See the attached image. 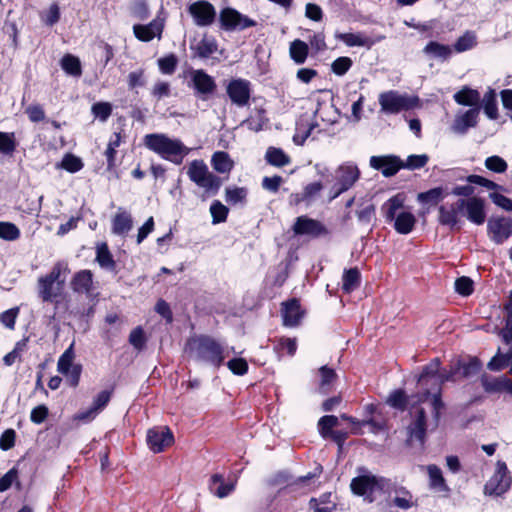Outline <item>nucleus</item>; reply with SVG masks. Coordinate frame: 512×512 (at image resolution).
I'll list each match as a JSON object with an SVG mask.
<instances>
[{
	"label": "nucleus",
	"instance_id": "obj_1",
	"mask_svg": "<svg viewBox=\"0 0 512 512\" xmlns=\"http://www.w3.org/2000/svg\"><path fill=\"white\" fill-rule=\"evenodd\" d=\"M412 401L420 405L411 407V423L407 428V442L409 445H413L414 442L422 445L427 429H435L438 426L443 403L437 394L427 399L425 403L419 402L416 397H412Z\"/></svg>",
	"mask_w": 512,
	"mask_h": 512
},
{
	"label": "nucleus",
	"instance_id": "obj_2",
	"mask_svg": "<svg viewBox=\"0 0 512 512\" xmlns=\"http://www.w3.org/2000/svg\"><path fill=\"white\" fill-rule=\"evenodd\" d=\"M143 143L147 149L176 165H180L191 151L180 139L171 138L164 133L147 134Z\"/></svg>",
	"mask_w": 512,
	"mask_h": 512
},
{
	"label": "nucleus",
	"instance_id": "obj_3",
	"mask_svg": "<svg viewBox=\"0 0 512 512\" xmlns=\"http://www.w3.org/2000/svg\"><path fill=\"white\" fill-rule=\"evenodd\" d=\"M187 350L196 361L219 367L223 360V350L219 343L209 336H196L189 339Z\"/></svg>",
	"mask_w": 512,
	"mask_h": 512
},
{
	"label": "nucleus",
	"instance_id": "obj_4",
	"mask_svg": "<svg viewBox=\"0 0 512 512\" xmlns=\"http://www.w3.org/2000/svg\"><path fill=\"white\" fill-rule=\"evenodd\" d=\"M381 111L388 114H397L420 106L417 96L401 94L398 91L390 90L379 94Z\"/></svg>",
	"mask_w": 512,
	"mask_h": 512
},
{
	"label": "nucleus",
	"instance_id": "obj_5",
	"mask_svg": "<svg viewBox=\"0 0 512 512\" xmlns=\"http://www.w3.org/2000/svg\"><path fill=\"white\" fill-rule=\"evenodd\" d=\"M63 271H65V266L61 263H57L49 274L39 278V295L43 301H52L60 295L65 282V277L61 279V273Z\"/></svg>",
	"mask_w": 512,
	"mask_h": 512
},
{
	"label": "nucleus",
	"instance_id": "obj_6",
	"mask_svg": "<svg viewBox=\"0 0 512 512\" xmlns=\"http://www.w3.org/2000/svg\"><path fill=\"white\" fill-rule=\"evenodd\" d=\"M512 478L506 464L498 461L495 465L494 474L484 485V494L489 496H501L511 487Z\"/></svg>",
	"mask_w": 512,
	"mask_h": 512
},
{
	"label": "nucleus",
	"instance_id": "obj_7",
	"mask_svg": "<svg viewBox=\"0 0 512 512\" xmlns=\"http://www.w3.org/2000/svg\"><path fill=\"white\" fill-rule=\"evenodd\" d=\"M439 367L440 361L436 358L426 365L422 373L418 376V384L423 389L421 393L415 396L418 398L419 402L425 403L427 399L432 398L433 390L431 391L428 386L431 385L434 388L435 385H438Z\"/></svg>",
	"mask_w": 512,
	"mask_h": 512
},
{
	"label": "nucleus",
	"instance_id": "obj_8",
	"mask_svg": "<svg viewBox=\"0 0 512 512\" xmlns=\"http://www.w3.org/2000/svg\"><path fill=\"white\" fill-rule=\"evenodd\" d=\"M336 184L333 189H336L330 196L329 200L332 201L341 193L350 189L358 180L360 172L357 166L352 164H345L338 167L336 170Z\"/></svg>",
	"mask_w": 512,
	"mask_h": 512
},
{
	"label": "nucleus",
	"instance_id": "obj_9",
	"mask_svg": "<svg viewBox=\"0 0 512 512\" xmlns=\"http://www.w3.org/2000/svg\"><path fill=\"white\" fill-rule=\"evenodd\" d=\"M459 207L461 208L462 215L476 224L482 225L486 219L485 202L479 197H470L466 199H459Z\"/></svg>",
	"mask_w": 512,
	"mask_h": 512
},
{
	"label": "nucleus",
	"instance_id": "obj_10",
	"mask_svg": "<svg viewBox=\"0 0 512 512\" xmlns=\"http://www.w3.org/2000/svg\"><path fill=\"white\" fill-rule=\"evenodd\" d=\"M174 437L171 430L166 427H155L147 432V443L154 453H160L172 445Z\"/></svg>",
	"mask_w": 512,
	"mask_h": 512
},
{
	"label": "nucleus",
	"instance_id": "obj_11",
	"mask_svg": "<svg viewBox=\"0 0 512 512\" xmlns=\"http://www.w3.org/2000/svg\"><path fill=\"white\" fill-rule=\"evenodd\" d=\"M188 10L197 26H209L214 22L216 11L209 2H194L189 6Z\"/></svg>",
	"mask_w": 512,
	"mask_h": 512
},
{
	"label": "nucleus",
	"instance_id": "obj_12",
	"mask_svg": "<svg viewBox=\"0 0 512 512\" xmlns=\"http://www.w3.org/2000/svg\"><path fill=\"white\" fill-rule=\"evenodd\" d=\"M487 228L489 233L492 234V240L497 244H501L512 234V219L493 217L489 219Z\"/></svg>",
	"mask_w": 512,
	"mask_h": 512
},
{
	"label": "nucleus",
	"instance_id": "obj_13",
	"mask_svg": "<svg viewBox=\"0 0 512 512\" xmlns=\"http://www.w3.org/2000/svg\"><path fill=\"white\" fill-rule=\"evenodd\" d=\"M220 21L226 30L245 29L255 25V22L246 16L241 15L232 8H225L220 13Z\"/></svg>",
	"mask_w": 512,
	"mask_h": 512
},
{
	"label": "nucleus",
	"instance_id": "obj_14",
	"mask_svg": "<svg viewBox=\"0 0 512 512\" xmlns=\"http://www.w3.org/2000/svg\"><path fill=\"white\" fill-rule=\"evenodd\" d=\"M227 94L232 103L243 107L250 99V83L247 80H232L227 86Z\"/></svg>",
	"mask_w": 512,
	"mask_h": 512
},
{
	"label": "nucleus",
	"instance_id": "obj_15",
	"mask_svg": "<svg viewBox=\"0 0 512 512\" xmlns=\"http://www.w3.org/2000/svg\"><path fill=\"white\" fill-rule=\"evenodd\" d=\"M164 29V21L162 19H154L147 25L135 24L133 33L135 37L142 42H149L154 38L161 39Z\"/></svg>",
	"mask_w": 512,
	"mask_h": 512
},
{
	"label": "nucleus",
	"instance_id": "obj_16",
	"mask_svg": "<svg viewBox=\"0 0 512 512\" xmlns=\"http://www.w3.org/2000/svg\"><path fill=\"white\" fill-rule=\"evenodd\" d=\"M370 166L376 170H380L385 177L395 175L401 168L403 162L396 156H372Z\"/></svg>",
	"mask_w": 512,
	"mask_h": 512
},
{
	"label": "nucleus",
	"instance_id": "obj_17",
	"mask_svg": "<svg viewBox=\"0 0 512 512\" xmlns=\"http://www.w3.org/2000/svg\"><path fill=\"white\" fill-rule=\"evenodd\" d=\"M293 231L296 235H309L312 237H318L327 233L324 225L306 216H300L296 219Z\"/></svg>",
	"mask_w": 512,
	"mask_h": 512
},
{
	"label": "nucleus",
	"instance_id": "obj_18",
	"mask_svg": "<svg viewBox=\"0 0 512 512\" xmlns=\"http://www.w3.org/2000/svg\"><path fill=\"white\" fill-rule=\"evenodd\" d=\"M378 486V480L373 475H364L353 478L350 484L351 490L358 496H364L370 501L371 495Z\"/></svg>",
	"mask_w": 512,
	"mask_h": 512
},
{
	"label": "nucleus",
	"instance_id": "obj_19",
	"mask_svg": "<svg viewBox=\"0 0 512 512\" xmlns=\"http://www.w3.org/2000/svg\"><path fill=\"white\" fill-rule=\"evenodd\" d=\"M480 108L469 109L461 115H457L451 126V129L456 134H465L469 128L477 125V119Z\"/></svg>",
	"mask_w": 512,
	"mask_h": 512
},
{
	"label": "nucleus",
	"instance_id": "obj_20",
	"mask_svg": "<svg viewBox=\"0 0 512 512\" xmlns=\"http://www.w3.org/2000/svg\"><path fill=\"white\" fill-rule=\"evenodd\" d=\"M460 215H462L461 208L459 207V199L447 206L441 205L438 208V221L441 225L454 228L460 222Z\"/></svg>",
	"mask_w": 512,
	"mask_h": 512
},
{
	"label": "nucleus",
	"instance_id": "obj_21",
	"mask_svg": "<svg viewBox=\"0 0 512 512\" xmlns=\"http://www.w3.org/2000/svg\"><path fill=\"white\" fill-rule=\"evenodd\" d=\"M481 383L484 390L488 393H512V381L505 375L497 378L483 375Z\"/></svg>",
	"mask_w": 512,
	"mask_h": 512
},
{
	"label": "nucleus",
	"instance_id": "obj_22",
	"mask_svg": "<svg viewBox=\"0 0 512 512\" xmlns=\"http://www.w3.org/2000/svg\"><path fill=\"white\" fill-rule=\"evenodd\" d=\"M302 316L303 312L301 311L299 302L296 299L283 303L282 317L283 324L285 326L294 327L298 325Z\"/></svg>",
	"mask_w": 512,
	"mask_h": 512
},
{
	"label": "nucleus",
	"instance_id": "obj_23",
	"mask_svg": "<svg viewBox=\"0 0 512 512\" xmlns=\"http://www.w3.org/2000/svg\"><path fill=\"white\" fill-rule=\"evenodd\" d=\"M192 81L195 89L202 94L212 93L215 88V82L211 76L203 70H195L192 72Z\"/></svg>",
	"mask_w": 512,
	"mask_h": 512
},
{
	"label": "nucleus",
	"instance_id": "obj_24",
	"mask_svg": "<svg viewBox=\"0 0 512 512\" xmlns=\"http://www.w3.org/2000/svg\"><path fill=\"white\" fill-rule=\"evenodd\" d=\"M133 226V221L130 213L122 208H119L112 221L113 233L123 235L128 233Z\"/></svg>",
	"mask_w": 512,
	"mask_h": 512
},
{
	"label": "nucleus",
	"instance_id": "obj_25",
	"mask_svg": "<svg viewBox=\"0 0 512 512\" xmlns=\"http://www.w3.org/2000/svg\"><path fill=\"white\" fill-rule=\"evenodd\" d=\"M454 100L459 105L474 106L477 108L479 107L481 97L477 90L465 86L454 94Z\"/></svg>",
	"mask_w": 512,
	"mask_h": 512
},
{
	"label": "nucleus",
	"instance_id": "obj_26",
	"mask_svg": "<svg viewBox=\"0 0 512 512\" xmlns=\"http://www.w3.org/2000/svg\"><path fill=\"white\" fill-rule=\"evenodd\" d=\"M336 38L349 47H371L372 40L361 33H339Z\"/></svg>",
	"mask_w": 512,
	"mask_h": 512
},
{
	"label": "nucleus",
	"instance_id": "obj_27",
	"mask_svg": "<svg viewBox=\"0 0 512 512\" xmlns=\"http://www.w3.org/2000/svg\"><path fill=\"white\" fill-rule=\"evenodd\" d=\"M72 288L78 293H90L92 289V273L89 270L78 272L72 280Z\"/></svg>",
	"mask_w": 512,
	"mask_h": 512
},
{
	"label": "nucleus",
	"instance_id": "obj_28",
	"mask_svg": "<svg viewBox=\"0 0 512 512\" xmlns=\"http://www.w3.org/2000/svg\"><path fill=\"white\" fill-rule=\"evenodd\" d=\"M211 164L218 173H229L234 166L228 153L223 151H217L212 155Z\"/></svg>",
	"mask_w": 512,
	"mask_h": 512
},
{
	"label": "nucleus",
	"instance_id": "obj_29",
	"mask_svg": "<svg viewBox=\"0 0 512 512\" xmlns=\"http://www.w3.org/2000/svg\"><path fill=\"white\" fill-rule=\"evenodd\" d=\"M416 223L415 216L410 212H400L395 218L394 228L399 234L410 233Z\"/></svg>",
	"mask_w": 512,
	"mask_h": 512
},
{
	"label": "nucleus",
	"instance_id": "obj_30",
	"mask_svg": "<svg viewBox=\"0 0 512 512\" xmlns=\"http://www.w3.org/2000/svg\"><path fill=\"white\" fill-rule=\"evenodd\" d=\"M308 53L309 47L304 41L296 39L290 43L289 55L296 64H303L308 57Z\"/></svg>",
	"mask_w": 512,
	"mask_h": 512
},
{
	"label": "nucleus",
	"instance_id": "obj_31",
	"mask_svg": "<svg viewBox=\"0 0 512 512\" xmlns=\"http://www.w3.org/2000/svg\"><path fill=\"white\" fill-rule=\"evenodd\" d=\"M207 165L202 160H193L188 167L187 175L196 185L209 173Z\"/></svg>",
	"mask_w": 512,
	"mask_h": 512
},
{
	"label": "nucleus",
	"instance_id": "obj_32",
	"mask_svg": "<svg viewBox=\"0 0 512 512\" xmlns=\"http://www.w3.org/2000/svg\"><path fill=\"white\" fill-rule=\"evenodd\" d=\"M209 488L217 497L224 498L234 490V484L224 483L222 476L215 474L211 477Z\"/></svg>",
	"mask_w": 512,
	"mask_h": 512
},
{
	"label": "nucleus",
	"instance_id": "obj_33",
	"mask_svg": "<svg viewBox=\"0 0 512 512\" xmlns=\"http://www.w3.org/2000/svg\"><path fill=\"white\" fill-rule=\"evenodd\" d=\"M265 158L269 164L276 167H283L290 163V157L280 148L269 147Z\"/></svg>",
	"mask_w": 512,
	"mask_h": 512
},
{
	"label": "nucleus",
	"instance_id": "obj_34",
	"mask_svg": "<svg viewBox=\"0 0 512 512\" xmlns=\"http://www.w3.org/2000/svg\"><path fill=\"white\" fill-rule=\"evenodd\" d=\"M448 193L442 187H436L417 195V200L423 204L436 205L442 201Z\"/></svg>",
	"mask_w": 512,
	"mask_h": 512
},
{
	"label": "nucleus",
	"instance_id": "obj_35",
	"mask_svg": "<svg viewBox=\"0 0 512 512\" xmlns=\"http://www.w3.org/2000/svg\"><path fill=\"white\" fill-rule=\"evenodd\" d=\"M360 272L357 268H350L344 271L342 277V289L346 293H350L358 288L360 284Z\"/></svg>",
	"mask_w": 512,
	"mask_h": 512
},
{
	"label": "nucleus",
	"instance_id": "obj_36",
	"mask_svg": "<svg viewBox=\"0 0 512 512\" xmlns=\"http://www.w3.org/2000/svg\"><path fill=\"white\" fill-rule=\"evenodd\" d=\"M61 67L71 76L80 77L82 74L81 62L78 57L72 54H66L61 59Z\"/></svg>",
	"mask_w": 512,
	"mask_h": 512
},
{
	"label": "nucleus",
	"instance_id": "obj_37",
	"mask_svg": "<svg viewBox=\"0 0 512 512\" xmlns=\"http://www.w3.org/2000/svg\"><path fill=\"white\" fill-rule=\"evenodd\" d=\"M430 486L438 491L445 492L448 490V487L445 483V479L443 478L442 472L439 467L436 465H429L427 467Z\"/></svg>",
	"mask_w": 512,
	"mask_h": 512
},
{
	"label": "nucleus",
	"instance_id": "obj_38",
	"mask_svg": "<svg viewBox=\"0 0 512 512\" xmlns=\"http://www.w3.org/2000/svg\"><path fill=\"white\" fill-rule=\"evenodd\" d=\"M455 373L458 374V378H467L471 375L478 373L481 368V364L477 359H471L467 363L458 362L455 366Z\"/></svg>",
	"mask_w": 512,
	"mask_h": 512
},
{
	"label": "nucleus",
	"instance_id": "obj_39",
	"mask_svg": "<svg viewBox=\"0 0 512 512\" xmlns=\"http://www.w3.org/2000/svg\"><path fill=\"white\" fill-rule=\"evenodd\" d=\"M404 205V197L400 194L390 198L383 206L385 209V217L388 221L395 220L397 217L396 213Z\"/></svg>",
	"mask_w": 512,
	"mask_h": 512
},
{
	"label": "nucleus",
	"instance_id": "obj_40",
	"mask_svg": "<svg viewBox=\"0 0 512 512\" xmlns=\"http://www.w3.org/2000/svg\"><path fill=\"white\" fill-rule=\"evenodd\" d=\"M483 108L484 112L490 119H496L498 117V108L496 101V93L494 90L489 89L483 97Z\"/></svg>",
	"mask_w": 512,
	"mask_h": 512
},
{
	"label": "nucleus",
	"instance_id": "obj_41",
	"mask_svg": "<svg viewBox=\"0 0 512 512\" xmlns=\"http://www.w3.org/2000/svg\"><path fill=\"white\" fill-rule=\"evenodd\" d=\"M57 168H62L70 173L78 172L83 167L82 160L70 153L64 155L60 163L56 164Z\"/></svg>",
	"mask_w": 512,
	"mask_h": 512
},
{
	"label": "nucleus",
	"instance_id": "obj_42",
	"mask_svg": "<svg viewBox=\"0 0 512 512\" xmlns=\"http://www.w3.org/2000/svg\"><path fill=\"white\" fill-rule=\"evenodd\" d=\"M221 185V179L212 172H209L197 186L202 188L206 193L214 195L218 192Z\"/></svg>",
	"mask_w": 512,
	"mask_h": 512
},
{
	"label": "nucleus",
	"instance_id": "obj_43",
	"mask_svg": "<svg viewBox=\"0 0 512 512\" xmlns=\"http://www.w3.org/2000/svg\"><path fill=\"white\" fill-rule=\"evenodd\" d=\"M17 147V141L13 132L0 131V153L12 155Z\"/></svg>",
	"mask_w": 512,
	"mask_h": 512
},
{
	"label": "nucleus",
	"instance_id": "obj_44",
	"mask_svg": "<svg viewBox=\"0 0 512 512\" xmlns=\"http://www.w3.org/2000/svg\"><path fill=\"white\" fill-rule=\"evenodd\" d=\"M512 363V353L507 352L501 354L498 352L487 364L488 369L492 371H500L508 367Z\"/></svg>",
	"mask_w": 512,
	"mask_h": 512
},
{
	"label": "nucleus",
	"instance_id": "obj_45",
	"mask_svg": "<svg viewBox=\"0 0 512 512\" xmlns=\"http://www.w3.org/2000/svg\"><path fill=\"white\" fill-rule=\"evenodd\" d=\"M73 347H74V344L72 343L65 350V352L60 356V358L58 360L57 368H58V371L62 374H68L69 368L73 367L72 364H73V360L75 357Z\"/></svg>",
	"mask_w": 512,
	"mask_h": 512
},
{
	"label": "nucleus",
	"instance_id": "obj_46",
	"mask_svg": "<svg viewBox=\"0 0 512 512\" xmlns=\"http://www.w3.org/2000/svg\"><path fill=\"white\" fill-rule=\"evenodd\" d=\"M196 51L200 57H209L217 51L216 41L213 38L203 37V39L198 42Z\"/></svg>",
	"mask_w": 512,
	"mask_h": 512
},
{
	"label": "nucleus",
	"instance_id": "obj_47",
	"mask_svg": "<svg viewBox=\"0 0 512 512\" xmlns=\"http://www.w3.org/2000/svg\"><path fill=\"white\" fill-rule=\"evenodd\" d=\"M20 237L19 228L11 222H0V238L6 241H15Z\"/></svg>",
	"mask_w": 512,
	"mask_h": 512
},
{
	"label": "nucleus",
	"instance_id": "obj_48",
	"mask_svg": "<svg viewBox=\"0 0 512 512\" xmlns=\"http://www.w3.org/2000/svg\"><path fill=\"white\" fill-rule=\"evenodd\" d=\"M339 420L334 415H326L320 418L318 422L319 431L323 437L330 436L332 432V429L336 426H338Z\"/></svg>",
	"mask_w": 512,
	"mask_h": 512
},
{
	"label": "nucleus",
	"instance_id": "obj_49",
	"mask_svg": "<svg viewBox=\"0 0 512 512\" xmlns=\"http://www.w3.org/2000/svg\"><path fill=\"white\" fill-rule=\"evenodd\" d=\"M424 51L427 54H431L435 57L443 59H446L451 53V50L448 46L439 44L437 42H430L427 44L424 48Z\"/></svg>",
	"mask_w": 512,
	"mask_h": 512
},
{
	"label": "nucleus",
	"instance_id": "obj_50",
	"mask_svg": "<svg viewBox=\"0 0 512 512\" xmlns=\"http://www.w3.org/2000/svg\"><path fill=\"white\" fill-rule=\"evenodd\" d=\"M177 63L178 60L174 54H170L168 56L158 59V66L163 74L170 75L174 73Z\"/></svg>",
	"mask_w": 512,
	"mask_h": 512
},
{
	"label": "nucleus",
	"instance_id": "obj_51",
	"mask_svg": "<svg viewBox=\"0 0 512 512\" xmlns=\"http://www.w3.org/2000/svg\"><path fill=\"white\" fill-rule=\"evenodd\" d=\"M485 167L496 173H503L507 170L506 161L499 156H490L485 160Z\"/></svg>",
	"mask_w": 512,
	"mask_h": 512
},
{
	"label": "nucleus",
	"instance_id": "obj_52",
	"mask_svg": "<svg viewBox=\"0 0 512 512\" xmlns=\"http://www.w3.org/2000/svg\"><path fill=\"white\" fill-rule=\"evenodd\" d=\"M210 213L213 218V223L224 222L228 215V208L219 201L212 203Z\"/></svg>",
	"mask_w": 512,
	"mask_h": 512
},
{
	"label": "nucleus",
	"instance_id": "obj_53",
	"mask_svg": "<svg viewBox=\"0 0 512 512\" xmlns=\"http://www.w3.org/2000/svg\"><path fill=\"white\" fill-rule=\"evenodd\" d=\"M352 66V60L349 57H339L331 64V70L338 76L344 75Z\"/></svg>",
	"mask_w": 512,
	"mask_h": 512
},
{
	"label": "nucleus",
	"instance_id": "obj_54",
	"mask_svg": "<svg viewBox=\"0 0 512 512\" xmlns=\"http://www.w3.org/2000/svg\"><path fill=\"white\" fill-rule=\"evenodd\" d=\"M92 113L96 118H99L101 121H106L112 112V106L108 102H98L93 104Z\"/></svg>",
	"mask_w": 512,
	"mask_h": 512
},
{
	"label": "nucleus",
	"instance_id": "obj_55",
	"mask_svg": "<svg viewBox=\"0 0 512 512\" xmlns=\"http://www.w3.org/2000/svg\"><path fill=\"white\" fill-rule=\"evenodd\" d=\"M428 156L426 154L421 155H410L406 162H403V168L411 170L422 168L428 162Z\"/></svg>",
	"mask_w": 512,
	"mask_h": 512
},
{
	"label": "nucleus",
	"instance_id": "obj_56",
	"mask_svg": "<svg viewBox=\"0 0 512 512\" xmlns=\"http://www.w3.org/2000/svg\"><path fill=\"white\" fill-rule=\"evenodd\" d=\"M387 403L393 408L404 409L407 403V397L404 391L396 390L389 395Z\"/></svg>",
	"mask_w": 512,
	"mask_h": 512
},
{
	"label": "nucleus",
	"instance_id": "obj_57",
	"mask_svg": "<svg viewBox=\"0 0 512 512\" xmlns=\"http://www.w3.org/2000/svg\"><path fill=\"white\" fill-rule=\"evenodd\" d=\"M476 44V37L473 33H466L460 37L455 43L456 51L463 52L471 49Z\"/></svg>",
	"mask_w": 512,
	"mask_h": 512
},
{
	"label": "nucleus",
	"instance_id": "obj_58",
	"mask_svg": "<svg viewBox=\"0 0 512 512\" xmlns=\"http://www.w3.org/2000/svg\"><path fill=\"white\" fill-rule=\"evenodd\" d=\"M455 290L463 296H469L473 292V281L469 277H460L455 281Z\"/></svg>",
	"mask_w": 512,
	"mask_h": 512
},
{
	"label": "nucleus",
	"instance_id": "obj_59",
	"mask_svg": "<svg viewBox=\"0 0 512 512\" xmlns=\"http://www.w3.org/2000/svg\"><path fill=\"white\" fill-rule=\"evenodd\" d=\"M323 185L321 182H313L304 187L303 193L298 201H308L313 199L322 190Z\"/></svg>",
	"mask_w": 512,
	"mask_h": 512
},
{
	"label": "nucleus",
	"instance_id": "obj_60",
	"mask_svg": "<svg viewBox=\"0 0 512 512\" xmlns=\"http://www.w3.org/2000/svg\"><path fill=\"white\" fill-rule=\"evenodd\" d=\"M129 342L134 348L138 350H141L144 347L146 339L144 336V331L141 327H137L131 331Z\"/></svg>",
	"mask_w": 512,
	"mask_h": 512
},
{
	"label": "nucleus",
	"instance_id": "obj_61",
	"mask_svg": "<svg viewBox=\"0 0 512 512\" xmlns=\"http://www.w3.org/2000/svg\"><path fill=\"white\" fill-rule=\"evenodd\" d=\"M97 261L105 268H112L114 266V261L106 245L97 249Z\"/></svg>",
	"mask_w": 512,
	"mask_h": 512
},
{
	"label": "nucleus",
	"instance_id": "obj_62",
	"mask_svg": "<svg viewBox=\"0 0 512 512\" xmlns=\"http://www.w3.org/2000/svg\"><path fill=\"white\" fill-rule=\"evenodd\" d=\"M228 368L236 375H244L248 370V364L243 358H234L228 361Z\"/></svg>",
	"mask_w": 512,
	"mask_h": 512
},
{
	"label": "nucleus",
	"instance_id": "obj_63",
	"mask_svg": "<svg viewBox=\"0 0 512 512\" xmlns=\"http://www.w3.org/2000/svg\"><path fill=\"white\" fill-rule=\"evenodd\" d=\"M16 433L13 429L5 430L0 437V448L7 451L15 445Z\"/></svg>",
	"mask_w": 512,
	"mask_h": 512
},
{
	"label": "nucleus",
	"instance_id": "obj_64",
	"mask_svg": "<svg viewBox=\"0 0 512 512\" xmlns=\"http://www.w3.org/2000/svg\"><path fill=\"white\" fill-rule=\"evenodd\" d=\"M128 86L130 89H134L135 87H141L145 84L144 79V70L138 69L132 71L128 74Z\"/></svg>",
	"mask_w": 512,
	"mask_h": 512
}]
</instances>
